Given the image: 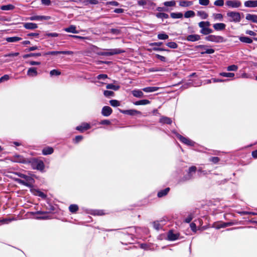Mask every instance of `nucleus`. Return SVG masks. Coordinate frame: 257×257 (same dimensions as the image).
Segmentation results:
<instances>
[{
	"label": "nucleus",
	"mask_w": 257,
	"mask_h": 257,
	"mask_svg": "<svg viewBox=\"0 0 257 257\" xmlns=\"http://www.w3.org/2000/svg\"><path fill=\"white\" fill-rule=\"evenodd\" d=\"M197 14L202 19H206L208 16V14L204 11H198Z\"/></svg>",
	"instance_id": "nucleus-40"
},
{
	"label": "nucleus",
	"mask_w": 257,
	"mask_h": 257,
	"mask_svg": "<svg viewBox=\"0 0 257 257\" xmlns=\"http://www.w3.org/2000/svg\"><path fill=\"white\" fill-rule=\"evenodd\" d=\"M238 213L239 214H240L241 215H246V214L252 215H257V212H250V211H243L238 212Z\"/></svg>",
	"instance_id": "nucleus-47"
},
{
	"label": "nucleus",
	"mask_w": 257,
	"mask_h": 257,
	"mask_svg": "<svg viewBox=\"0 0 257 257\" xmlns=\"http://www.w3.org/2000/svg\"><path fill=\"white\" fill-rule=\"evenodd\" d=\"M195 12L193 11H188L185 12L184 14V17L186 18H189L191 17H193L195 16Z\"/></svg>",
	"instance_id": "nucleus-42"
},
{
	"label": "nucleus",
	"mask_w": 257,
	"mask_h": 257,
	"mask_svg": "<svg viewBox=\"0 0 257 257\" xmlns=\"http://www.w3.org/2000/svg\"><path fill=\"white\" fill-rule=\"evenodd\" d=\"M170 16L173 19H180L183 16L182 13H171Z\"/></svg>",
	"instance_id": "nucleus-37"
},
{
	"label": "nucleus",
	"mask_w": 257,
	"mask_h": 257,
	"mask_svg": "<svg viewBox=\"0 0 257 257\" xmlns=\"http://www.w3.org/2000/svg\"><path fill=\"white\" fill-rule=\"evenodd\" d=\"M10 79V76L8 74H5L3 76L1 77L0 78V83L3 82H4V81H7L9 79Z\"/></svg>",
	"instance_id": "nucleus-56"
},
{
	"label": "nucleus",
	"mask_w": 257,
	"mask_h": 257,
	"mask_svg": "<svg viewBox=\"0 0 257 257\" xmlns=\"http://www.w3.org/2000/svg\"><path fill=\"white\" fill-rule=\"evenodd\" d=\"M12 161L14 162L23 163V164H28L29 159L25 158L21 155H15L12 157Z\"/></svg>",
	"instance_id": "nucleus-6"
},
{
	"label": "nucleus",
	"mask_w": 257,
	"mask_h": 257,
	"mask_svg": "<svg viewBox=\"0 0 257 257\" xmlns=\"http://www.w3.org/2000/svg\"><path fill=\"white\" fill-rule=\"evenodd\" d=\"M76 28L74 25H71L68 28H66L64 30L68 33H72L73 34H77L78 32L76 30Z\"/></svg>",
	"instance_id": "nucleus-24"
},
{
	"label": "nucleus",
	"mask_w": 257,
	"mask_h": 257,
	"mask_svg": "<svg viewBox=\"0 0 257 257\" xmlns=\"http://www.w3.org/2000/svg\"><path fill=\"white\" fill-rule=\"evenodd\" d=\"M192 219L193 215L192 214H190L185 219V222L186 223H190L192 220Z\"/></svg>",
	"instance_id": "nucleus-64"
},
{
	"label": "nucleus",
	"mask_w": 257,
	"mask_h": 257,
	"mask_svg": "<svg viewBox=\"0 0 257 257\" xmlns=\"http://www.w3.org/2000/svg\"><path fill=\"white\" fill-rule=\"evenodd\" d=\"M14 219H10V218H6L3 219L2 220H0V222L2 223H9L10 222H11L12 220H14Z\"/></svg>",
	"instance_id": "nucleus-62"
},
{
	"label": "nucleus",
	"mask_w": 257,
	"mask_h": 257,
	"mask_svg": "<svg viewBox=\"0 0 257 257\" xmlns=\"http://www.w3.org/2000/svg\"><path fill=\"white\" fill-rule=\"evenodd\" d=\"M15 8V6L12 4H9L7 5H4L1 6V9L3 11H10L13 10Z\"/></svg>",
	"instance_id": "nucleus-32"
},
{
	"label": "nucleus",
	"mask_w": 257,
	"mask_h": 257,
	"mask_svg": "<svg viewBox=\"0 0 257 257\" xmlns=\"http://www.w3.org/2000/svg\"><path fill=\"white\" fill-rule=\"evenodd\" d=\"M157 37L159 40H167L168 39L169 36L165 33H161L158 35Z\"/></svg>",
	"instance_id": "nucleus-46"
},
{
	"label": "nucleus",
	"mask_w": 257,
	"mask_h": 257,
	"mask_svg": "<svg viewBox=\"0 0 257 257\" xmlns=\"http://www.w3.org/2000/svg\"><path fill=\"white\" fill-rule=\"evenodd\" d=\"M199 3L202 6H207L209 4V0H199Z\"/></svg>",
	"instance_id": "nucleus-59"
},
{
	"label": "nucleus",
	"mask_w": 257,
	"mask_h": 257,
	"mask_svg": "<svg viewBox=\"0 0 257 257\" xmlns=\"http://www.w3.org/2000/svg\"><path fill=\"white\" fill-rule=\"evenodd\" d=\"M73 52L71 51H49L44 54V55H56L58 54L72 55Z\"/></svg>",
	"instance_id": "nucleus-7"
},
{
	"label": "nucleus",
	"mask_w": 257,
	"mask_h": 257,
	"mask_svg": "<svg viewBox=\"0 0 257 257\" xmlns=\"http://www.w3.org/2000/svg\"><path fill=\"white\" fill-rule=\"evenodd\" d=\"M214 5L219 7H222L224 5V1L223 0H217L214 2Z\"/></svg>",
	"instance_id": "nucleus-57"
},
{
	"label": "nucleus",
	"mask_w": 257,
	"mask_h": 257,
	"mask_svg": "<svg viewBox=\"0 0 257 257\" xmlns=\"http://www.w3.org/2000/svg\"><path fill=\"white\" fill-rule=\"evenodd\" d=\"M16 174L18 175L19 177L24 179L26 181L28 182H33L34 181V179L31 177L27 176L21 173L17 172Z\"/></svg>",
	"instance_id": "nucleus-16"
},
{
	"label": "nucleus",
	"mask_w": 257,
	"mask_h": 257,
	"mask_svg": "<svg viewBox=\"0 0 257 257\" xmlns=\"http://www.w3.org/2000/svg\"><path fill=\"white\" fill-rule=\"evenodd\" d=\"M28 164H31L33 169H37L41 171H43L45 167L44 164L42 161L35 158L29 159Z\"/></svg>",
	"instance_id": "nucleus-1"
},
{
	"label": "nucleus",
	"mask_w": 257,
	"mask_h": 257,
	"mask_svg": "<svg viewBox=\"0 0 257 257\" xmlns=\"http://www.w3.org/2000/svg\"><path fill=\"white\" fill-rule=\"evenodd\" d=\"M119 111L124 114L130 115H135L137 114H140L141 112L135 109L121 110L119 109Z\"/></svg>",
	"instance_id": "nucleus-11"
},
{
	"label": "nucleus",
	"mask_w": 257,
	"mask_h": 257,
	"mask_svg": "<svg viewBox=\"0 0 257 257\" xmlns=\"http://www.w3.org/2000/svg\"><path fill=\"white\" fill-rule=\"evenodd\" d=\"M112 112L111 108L108 106L103 107L101 110V114L104 116H109Z\"/></svg>",
	"instance_id": "nucleus-12"
},
{
	"label": "nucleus",
	"mask_w": 257,
	"mask_h": 257,
	"mask_svg": "<svg viewBox=\"0 0 257 257\" xmlns=\"http://www.w3.org/2000/svg\"><path fill=\"white\" fill-rule=\"evenodd\" d=\"M69 210L72 213H75L78 210V206L76 204H71L69 207Z\"/></svg>",
	"instance_id": "nucleus-39"
},
{
	"label": "nucleus",
	"mask_w": 257,
	"mask_h": 257,
	"mask_svg": "<svg viewBox=\"0 0 257 257\" xmlns=\"http://www.w3.org/2000/svg\"><path fill=\"white\" fill-rule=\"evenodd\" d=\"M170 191V188L167 187L165 189L160 190L158 192L157 196L158 197L161 198L166 196Z\"/></svg>",
	"instance_id": "nucleus-26"
},
{
	"label": "nucleus",
	"mask_w": 257,
	"mask_h": 257,
	"mask_svg": "<svg viewBox=\"0 0 257 257\" xmlns=\"http://www.w3.org/2000/svg\"><path fill=\"white\" fill-rule=\"evenodd\" d=\"M205 40L208 41L221 43L224 41V38L222 36L210 35L205 37Z\"/></svg>",
	"instance_id": "nucleus-5"
},
{
	"label": "nucleus",
	"mask_w": 257,
	"mask_h": 257,
	"mask_svg": "<svg viewBox=\"0 0 257 257\" xmlns=\"http://www.w3.org/2000/svg\"><path fill=\"white\" fill-rule=\"evenodd\" d=\"M244 6L247 8L257 7V0H249L244 2Z\"/></svg>",
	"instance_id": "nucleus-14"
},
{
	"label": "nucleus",
	"mask_w": 257,
	"mask_h": 257,
	"mask_svg": "<svg viewBox=\"0 0 257 257\" xmlns=\"http://www.w3.org/2000/svg\"><path fill=\"white\" fill-rule=\"evenodd\" d=\"M157 17L159 18L167 19L169 17L168 14L164 13H160L157 14Z\"/></svg>",
	"instance_id": "nucleus-51"
},
{
	"label": "nucleus",
	"mask_w": 257,
	"mask_h": 257,
	"mask_svg": "<svg viewBox=\"0 0 257 257\" xmlns=\"http://www.w3.org/2000/svg\"><path fill=\"white\" fill-rule=\"evenodd\" d=\"M245 18L248 21L257 23V15L248 14L246 15Z\"/></svg>",
	"instance_id": "nucleus-23"
},
{
	"label": "nucleus",
	"mask_w": 257,
	"mask_h": 257,
	"mask_svg": "<svg viewBox=\"0 0 257 257\" xmlns=\"http://www.w3.org/2000/svg\"><path fill=\"white\" fill-rule=\"evenodd\" d=\"M91 126L90 125L86 122H83L81 124V125L77 126L76 127V129L77 131H80V132H83L85 130H89Z\"/></svg>",
	"instance_id": "nucleus-13"
},
{
	"label": "nucleus",
	"mask_w": 257,
	"mask_h": 257,
	"mask_svg": "<svg viewBox=\"0 0 257 257\" xmlns=\"http://www.w3.org/2000/svg\"><path fill=\"white\" fill-rule=\"evenodd\" d=\"M192 5V2L190 1H181L179 3V5L181 7H187Z\"/></svg>",
	"instance_id": "nucleus-41"
},
{
	"label": "nucleus",
	"mask_w": 257,
	"mask_h": 257,
	"mask_svg": "<svg viewBox=\"0 0 257 257\" xmlns=\"http://www.w3.org/2000/svg\"><path fill=\"white\" fill-rule=\"evenodd\" d=\"M156 57L162 62H165L166 61V58L164 56H161L159 54H156Z\"/></svg>",
	"instance_id": "nucleus-63"
},
{
	"label": "nucleus",
	"mask_w": 257,
	"mask_h": 257,
	"mask_svg": "<svg viewBox=\"0 0 257 257\" xmlns=\"http://www.w3.org/2000/svg\"><path fill=\"white\" fill-rule=\"evenodd\" d=\"M107 78H108L107 75L106 74H101L98 75L97 76V78L99 80H100V79L104 80Z\"/></svg>",
	"instance_id": "nucleus-61"
},
{
	"label": "nucleus",
	"mask_w": 257,
	"mask_h": 257,
	"mask_svg": "<svg viewBox=\"0 0 257 257\" xmlns=\"http://www.w3.org/2000/svg\"><path fill=\"white\" fill-rule=\"evenodd\" d=\"M8 42H16L22 40V38L19 37H12L6 38Z\"/></svg>",
	"instance_id": "nucleus-34"
},
{
	"label": "nucleus",
	"mask_w": 257,
	"mask_h": 257,
	"mask_svg": "<svg viewBox=\"0 0 257 257\" xmlns=\"http://www.w3.org/2000/svg\"><path fill=\"white\" fill-rule=\"evenodd\" d=\"M197 170V168L194 166L190 167L187 172V174L190 177L191 179H193V175L195 173Z\"/></svg>",
	"instance_id": "nucleus-19"
},
{
	"label": "nucleus",
	"mask_w": 257,
	"mask_h": 257,
	"mask_svg": "<svg viewBox=\"0 0 257 257\" xmlns=\"http://www.w3.org/2000/svg\"><path fill=\"white\" fill-rule=\"evenodd\" d=\"M37 74V68L35 67H31L28 70L27 75L30 77L36 76Z\"/></svg>",
	"instance_id": "nucleus-20"
},
{
	"label": "nucleus",
	"mask_w": 257,
	"mask_h": 257,
	"mask_svg": "<svg viewBox=\"0 0 257 257\" xmlns=\"http://www.w3.org/2000/svg\"><path fill=\"white\" fill-rule=\"evenodd\" d=\"M227 6L232 8H237L241 6V3L238 0H228L226 2Z\"/></svg>",
	"instance_id": "nucleus-8"
},
{
	"label": "nucleus",
	"mask_w": 257,
	"mask_h": 257,
	"mask_svg": "<svg viewBox=\"0 0 257 257\" xmlns=\"http://www.w3.org/2000/svg\"><path fill=\"white\" fill-rule=\"evenodd\" d=\"M192 180L190 177L188 175V174H186L185 175L183 176V177H182V178H181L179 181H178V183H183L185 182H187V181H190Z\"/></svg>",
	"instance_id": "nucleus-33"
},
{
	"label": "nucleus",
	"mask_w": 257,
	"mask_h": 257,
	"mask_svg": "<svg viewBox=\"0 0 257 257\" xmlns=\"http://www.w3.org/2000/svg\"><path fill=\"white\" fill-rule=\"evenodd\" d=\"M125 51L120 49H107L105 51L100 52L99 54L101 56H112L114 55L119 54L124 52Z\"/></svg>",
	"instance_id": "nucleus-2"
},
{
	"label": "nucleus",
	"mask_w": 257,
	"mask_h": 257,
	"mask_svg": "<svg viewBox=\"0 0 257 257\" xmlns=\"http://www.w3.org/2000/svg\"><path fill=\"white\" fill-rule=\"evenodd\" d=\"M164 5L166 7H173L175 5V2L174 1L165 2Z\"/></svg>",
	"instance_id": "nucleus-55"
},
{
	"label": "nucleus",
	"mask_w": 257,
	"mask_h": 257,
	"mask_svg": "<svg viewBox=\"0 0 257 257\" xmlns=\"http://www.w3.org/2000/svg\"><path fill=\"white\" fill-rule=\"evenodd\" d=\"M134 96L138 98H142L144 97V93L141 90H134L132 92Z\"/></svg>",
	"instance_id": "nucleus-28"
},
{
	"label": "nucleus",
	"mask_w": 257,
	"mask_h": 257,
	"mask_svg": "<svg viewBox=\"0 0 257 257\" xmlns=\"http://www.w3.org/2000/svg\"><path fill=\"white\" fill-rule=\"evenodd\" d=\"M106 88L107 89H112L113 90L116 91L119 89L120 86L119 85H115L113 84H108L106 85Z\"/></svg>",
	"instance_id": "nucleus-36"
},
{
	"label": "nucleus",
	"mask_w": 257,
	"mask_h": 257,
	"mask_svg": "<svg viewBox=\"0 0 257 257\" xmlns=\"http://www.w3.org/2000/svg\"><path fill=\"white\" fill-rule=\"evenodd\" d=\"M176 137L183 144L189 146H194L195 145V142L189 139L188 138L184 137L179 134H176Z\"/></svg>",
	"instance_id": "nucleus-4"
},
{
	"label": "nucleus",
	"mask_w": 257,
	"mask_h": 257,
	"mask_svg": "<svg viewBox=\"0 0 257 257\" xmlns=\"http://www.w3.org/2000/svg\"><path fill=\"white\" fill-rule=\"evenodd\" d=\"M103 94L106 97H110L114 96V92L110 90H105L103 92Z\"/></svg>",
	"instance_id": "nucleus-50"
},
{
	"label": "nucleus",
	"mask_w": 257,
	"mask_h": 257,
	"mask_svg": "<svg viewBox=\"0 0 257 257\" xmlns=\"http://www.w3.org/2000/svg\"><path fill=\"white\" fill-rule=\"evenodd\" d=\"M109 103L113 107H116L120 105L119 101L115 99H112L110 100Z\"/></svg>",
	"instance_id": "nucleus-45"
},
{
	"label": "nucleus",
	"mask_w": 257,
	"mask_h": 257,
	"mask_svg": "<svg viewBox=\"0 0 257 257\" xmlns=\"http://www.w3.org/2000/svg\"><path fill=\"white\" fill-rule=\"evenodd\" d=\"M50 74L51 76H58L61 74V72L57 70L53 69L50 71Z\"/></svg>",
	"instance_id": "nucleus-54"
},
{
	"label": "nucleus",
	"mask_w": 257,
	"mask_h": 257,
	"mask_svg": "<svg viewBox=\"0 0 257 257\" xmlns=\"http://www.w3.org/2000/svg\"><path fill=\"white\" fill-rule=\"evenodd\" d=\"M226 15L230 22L238 23L241 20L240 14L238 12H228Z\"/></svg>",
	"instance_id": "nucleus-3"
},
{
	"label": "nucleus",
	"mask_w": 257,
	"mask_h": 257,
	"mask_svg": "<svg viewBox=\"0 0 257 257\" xmlns=\"http://www.w3.org/2000/svg\"><path fill=\"white\" fill-rule=\"evenodd\" d=\"M24 27L26 29L34 30L38 28V25L35 23H26L24 24Z\"/></svg>",
	"instance_id": "nucleus-22"
},
{
	"label": "nucleus",
	"mask_w": 257,
	"mask_h": 257,
	"mask_svg": "<svg viewBox=\"0 0 257 257\" xmlns=\"http://www.w3.org/2000/svg\"><path fill=\"white\" fill-rule=\"evenodd\" d=\"M197 170V168L194 166L190 167L187 172V174L190 177L191 179H193V175L195 173Z\"/></svg>",
	"instance_id": "nucleus-18"
},
{
	"label": "nucleus",
	"mask_w": 257,
	"mask_h": 257,
	"mask_svg": "<svg viewBox=\"0 0 257 257\" xmlns=\"http://www.w3.org/2000/svg\"><path fill=\"white\" fill-rule=\"evenodd\" d=\"M159 122L163 124H170L172 122V119L166 116H162L161 117Z\"/></svg>",
	"instance_id": "nucleus-21"
},
{
	"label": "nucleus",
	"mask_w": 257,
	"mask_h": 257,
	"mask_svg": "<svg viewBox=\"0 0 257 257\" xmlns=\"http://www.w3.org/2000/svg\"><path fill=\"white\" fill-rule=\"evenodd\" d=\"M212 32H213L212 30L209 28H207V27H206L205 28L201 29L200 31V33L205 35L209 34L210 33H212Z\"/></svg>",
	"instance_id": "nucleus-38"
},
{
	"label": "nucleus",
	"mask_w": 257,
	"mask_h": 257,
	"mask_svg": "<svg viewBox=\"0 0 257 257\" xmlns=\"http://www.w3.org/2000/svg\"><path fill=\"white\" fill-rule=\"evenodd\" d=\"M220 75L225 77H233L234 76V74L231 72H221Z\"/></svg>",
	"instance_id": "nucleus-44"
},
{
	"label": "nucleus",
	"mask_w": 257,
	"mask_h": 257,
	"mask_svg": "<svg viewBox=\"0 0 257 257\" xmlns=\"http://www.w3.org/2000/svg\"><path fill=\"white\" fill-rule=\"evenodd\" d=\"M150 103V101L147 99H142L139 101H137L134 103L136 105H144Z\"/></svg>",
	"instance_id": "nucleus-30"
},
{
	"label": "nucleus",
	"mask_w": 257,
	"mask_h": 257,
	"mask_svg": "<svg viewBox=\"0 0 257 257\" xmlns=\"http://www.w3.org/2000/svg\"><path fill=\"white\" fill-rule=\"evenodd\" d=\"M213 27L216 31H222L225 29L226 25L224 23H216L213 24Z\"/></svg>",
	"instance_id": "nucleus-17"
},
{
	"label": "nucleus",
	"mask_w": 257,
	"mask_h": 257,
	"mask_svg": "<svg viewBox=\"0 0 257 257\" xmlns=\"http://www.w3.org/2000/svg\"><path fill=\"white\" fill-rule=\"evenodd\" d=\"M201 39V37L199 35L193 34L189 35L186 38V40L190 42H195Z\"/></svg>",
	"instance_id": "nucleus-15"
},
{
	"label": "nucleus",
	"mask_w": 257,
	"mask_h": 257,
	"mask_svg": "<svg viewBox=\"0 0 257 257\" xmlns=\"http://www.w3.org/2000/svg\"><path fill=\"white\" fill-rule=\"evenodd\" d=\"M234 224V223L232 222H221L219 223L216 226V228L219 229L221 228H224L227 226H229Z\"/></svg>",
	"instance_id": "nucleus-29"
},
{
	"label": "nucleus",
	"mask_w": 257,
	"mask_h": 257,
	"mask_svg": "<svg viewBox=\"0 0 257 257\" xmlns=\"http://www.w3.org/2000/svg\"><path fill=\"white\" fill-rule=\"evenodd\" d=\"M226 69L228 71H236L238 69V67L237 65H231L228 66L227 67Z\"/></svg>",
	"instance_id": "nucleus-48"
},
{
	"label": "nucleus",
	"mask_w": 257,
	"mask_h": 257,
	"mask_svg": "<svg viewBox=\"0 0 257 257\" xmlns=\"http://www.w3.org/2000/svg\"><path fill=\"white\" fill-rule=\"evenodd\" d=\"M54 152V149L52 147H47L42 150V154L44 155L52 154Z\"/></svg>",
	"instance_id": "nucleus-25"
},
{
	"label": "nucleus",
	"mask_w": 257,
	"mask_h": 257,
	"mask_svg": "<svg viewBox=\"0 0 257 257\" xmlns=\"http://www.w3.org/2000/svg\"><path fill=\"white\" fill-rule=\"evenodd\" d=\"M83 137L82 136H77L74 139V142L75 143H78L82 140Z\"/></svg>",
	"instance_id": "nucleus-58"
},
{
	"label": "nucleus",
	"mask_w": 257,
	"mask_h": 257,
	"mask_svg": "<svg viewBox=\"0 0 257 257\" xmlns=\"http://www.w3.org/2000/svg\"><path fill=\"white\" fill-rule=\"evenodd\" d=\"M159 89L158 87H147L143 89V90L146 92H152L158 90Z\"/></svg>",
	"instance_id": "nucleus-31"
},
{
	"label": "nucleus",
	"mask_w": 257,
	"mask_h": 257,
	"mask_svg": "<svg viewBox=\"0 0 257 257\" xmlns=\"http://www.w3.org/2000/svg\"><path fill=\"white\" fill-rule=\"evenodd\" d=\"M166 46L172 49H176L178 48V45L176 43L174 42H168L166 44Z\"/></svg>",
	"instance_id": "nucleus-43"
},
{
	"label": "nucleus",
	"mask_w": 257,
	"mask_h": 257,
	"mask_svg": "<svg viewBox=\"0 0 257 257\" xmlns=\"http://www.w3.org/2000/svg\"><path fill=\"white\" fill-rule=\"evenodd\" d=\"M153 227L157 230H159L162 228V226L158 221H154L153 222Z\"/></svg>",
	"instance_id": "nucleus-49"
},
{
	"label": "nucleus",
	"mask_w": 257,
	"mask_h": 257,
	"mask_svg": "<svg viewBox=\"0 0 257 257\" xmlns=\"http://www.w3.org/2000/svg\"><path fill=\"white\" fill-rule=\"evenodd\" d=\"M239 40L240 42L246 44H251L252 43V40L248 37L240 36L239 37Z\"/></svg>",
	"instance_id": "nucleus-27"
},
{
	"label": "nucleus",
	"mask_w": 257,
	"mask_h": 257,
	"mask_svg": "<svg viewBox=\"0 0 257 257\" xmlns=\"http://www.w3.org/2000/svg\"><path fill=\"white\" fill-rule=\"evenodd\" d=\"M180 234L177 233H174L172 230H170L167 234V238L169 240L174 241L179 239Z\"/></svg>",
	"instance_id": "nucleus-10"
},
{
	"label": "nucleus",
	"mask_w": 257,
	"mask_h": 257,
	"mask_svg": "<svg viewBox=\"0 0 257 257\" xmlns=\"http://www.w3.org/2000/svg\"><path fill=\"white\" fill-rule=\"evenodd\" d=\"M60 34L57 33H46L45 36L48 37H57Z\"/></svg>",
	"instance_id": "nucleus-52"
},
{
	"label": "nucleus",
	"mask_w": 257,
	"mask_h": 257,
	"mask_svg": "<svg viewBox=\"0 0 257 257\" xmlns=\"http://www.w3.org/2000/svg\"><path fill=\"white\" fill-rule=\"evenodd\" d=\"M16 181L18 183L28 187H30L31 186V184L32 183V182H28L26 181L25 180H23L20 179H16Z\"/></svg>",
	"instance_id": "nucleus-35"
},
{
	"label": "nucleus",
	"mask_w": 257,
	"mask_h": 257,
	"mask_svg": "<svg viewBox=\"0 0 257 257\" xmlns=\"http://www.w3.org/2000/svg\"><path fill=\"white\" fill-rule=\"evenodd\" d=\"M51 19L50 16H33L29 18L31 21H44L49 20Z\"/></svg>",
	"instance_id": "nucleus-9"
},
{
	"label": "nucleus",
	"mask_w": 257,
	"mask_h": 257,
	"mask_svg": "<svg viewBox=\"0 0 257 257\" xmlns=\"http://www.w3.org/2000/svg\"><path fill=\"white\" fill-rule=\"evenodd\" d=\"M213 17L215 20L222 21L223 20V15L221 14H214Z\"/></svg>",
	"instance_id": "nucleus-53"
},
{
	"label": "nucleus",
	"mask_w": 257,
	"mask_h": 257,
	"mask_svg": "<svg viewBox=\"0 0 257 257\" xmlns=\"http://www.w3.org/2000/svg\"><path fill=\"white\" fill-rule=\"evenodd\" d=\"M214 50L212 48L207 49L205 52H202L201 54H213L214 52Z\"/></svg>",
	"instance_id": "nucleus-60"
}]
</instances>
